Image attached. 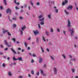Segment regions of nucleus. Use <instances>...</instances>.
<instances>
[{"label":"nucleus","instance_id":"nucleus-50","mask_svg":"<svg viewBox=\"0 0 78 78\" xmlns=\"http://www.w3.org/2000/svg\"><path fill=\"white\" fill-rule=\"evenodd\" d=\"M43 39L44 41H45V39L44 37H43Z\"/></svg>","mask_w":78,"mask_h":78},{"label":"nucleus","instance_id":"nucleus-44","mask_svg":"<svg viewBox=\"0 0 78 78\" xmlns=\"http://www.w3.org/2000/svg\"><path fill=\"white\" fill-rule=\"evenodd\" d=\"M63 33H64L65 35H66V31H63Z\"/></svg>","mask_w":78,"mask_h":78},{"label":"nucleus","instance_id":"nucleus-38","mask_svg":"<svg viewBox=\"0 0 78 78\" xmlns=\"http://www.w3.org/2000/svg\"><path fill=\"white\" fill-rule=\"evenodd\" d=\"M50 57L51 58V59H52V60H54V58H53V57H52V56H51L50 55Z\"/></svg>","mask_w":78,"mask_h":78},{"label":"nucleus","instance_id":"nucleus-41","mask_svg":"<svg viewBox=\"0 0 78 78\" xmlns=\"http://www.w3.org/2000/svg\"><path fill=\"white\" fill-rule=\"evenodd\" d=\"M8 50V48H6L4 49V50H5V51H6V50Z\"/></svg>","mask_w":78,"mask_h":78},{"label":"nucleus","instance_id":"nucleus-4","mask_svg":"<svg viewBox=\"0 0 78 78\" xmlns=\"http://www.w3.org/2000/svg\"><path fill=\"white\" fill-rule=\"evenodd\" d=\"M33 32L35 36H37V34H39V31L37 30H36V31L34 30Z\"/></svg>","mask_w":78,"mask_h":78},{"label":"nucleus","instance_id":"nucleus-14","mask_svg":"<svg viewBox=\"0 0 78 78\" xmlns=\"http://www.w3.org/2000/svg\"><path fill=\"white\" fill-rule=\"evenodd\" d=\"M8 75H9V76H12V73H11V72H8Z\"/></svg>","mask_w":78,"mask_h":78},{"label":"nucleus","instance_id":"nucleus-2","mask_svg":"<svg viewBox=\"0 0 78 78\" xmlns=\"http://www.w3.org/2000/svg\"><path fill=\"white\" fill-rule=\"evenodd\" d=\"M7 32V34L8 35V36H11V34H10L9 32H8V30H3L2 32V33L4 34H5V33H6Z\"/></svg>","mask_w":78,"mask_h":78},{"label":"nucleus","instance_id":"nucleus-37","mask_svg":"<svg viewBox=\"0 0 78 78\" xmlns=\"http://www.w3.org/2000/svg\"><path fill=\"white\" fill-rule=\"evenodd\" d=\"M72 72L73 73H74V72H75V69H72Z\"/></svg>","mask_w":78,"mask_h":78},{"label":"nucleus","instance_id":"nucleus-17","mask_svg":"<svg viewBox=\"0 0 78 78\" xmlns=\"http://www.w3.org/2000/svg\"><path fill=\"white\" fill-rule=\"evenodd\" d=\"M31 73L32 75H34V70H32L31 71Z\"/></svg>","mask_w":78,"mask_h":78},{"label":"nucleus","instance_id":"nucleus-51","mask_svg":"<svg viewBox=\"0 0 78 78\" xmlns=\"http://www.w3.org/2000/svg\"><path fill=\"white\" fill-rule=\"evenodd\" d=\"M16 4L17 5H20V3H19V2H17L16 3Z\"/></svg>","mask_w":78,"mask_h":78},{"label":"nucleus","instance_id":"nucleus-45","mask_svg":"<svg viewBox=\"0 0 78 78\" xmlns=\"http://www.w3.org/2000/svg\"><path fill=\"white\" fill-rule=\"evenodd\" d=\"M15 8L16 9H19V8H18V7H17V6H16L15 7Z\"/></svg>","mask_w":78,"mask_h":78},{"label":"nucleus","instance_id":"nucleus-52","mask_svg":"<svg viewBox=\"0 0 78 78\" xmlns=\"http://www.w3.org/2000/svg\"><path fill=\"white\" fill-rule=\"evenodd\" d=\"M23 12V10L22 9H21V11H20V12Z\"/></svg>","mask_w":78,"mask_h":78},{"label":"nucleus","instance_id":"nucleus-23","mask_svg":"<svg viewBox=\"0 0 78 78\" xmlns=\"http://www.w3.org/2000/svg\"><path fill=\"white\" fill-rule=\"evenodd\" d=\"M64 11H65V13L66 14H67V15L69 14L68 12H67V11H66V10L64 9Z\"/></svg>","mask_w":78,"mask_h":78},{"label":"nucleus","instance_id":"nucleus-62","mask_svg":"<svg viewBox=\"0 0 78 78\" xmlns=\"http://www.w3.org/2000/svg\"><path fill=\"white\" fill-rule=\"evenodd\" d=\"M20 19H22V18H23V17H21V16H20V17H19Z\"/></svg>","mask_w":78,"mask_h":78},{"label":"nucleus","instance_id":"nucleus-47","mask_svg":"<svg viewBox=\"0 0 78 78\" xmlns=\"http://www.w3.org/2000/svg\"><path fill=\"white\" fill-rule=\"evenodd\" d=\"M65 3H68V0H65Z\"/></svg>","mask_w":78,"mask_h":78},{"label":"nucleus","instance_id":"nucleus-57","mask_svg":"<svg viewBox=\"0 0 78 78\" xmlns=\"http://www.w3.org/2000/svg\"><path fill=\"white\" fill-rule=\"evenodd\" d=\"M18 50H21V48H18Z\"/></svg>","mask_w":78,"mask_h":78},{"label":"nucleus","instance_id":"nucleus-35","mask_svg":"<svg viewBox=\"0 0 78 78\" xmlns=\"http://www.w3.org/2000/svg\"><path fill=\"white\" fill-rule=\"evenodd\" d=\"M46 66H47V65H46V64H44L43 66V68H46Z\"/></svg>","mask_w":78,"mask_h":78},{"label":"nucleus","instance_id":"nucleus-10","mask_svg":"<svg viewBox=\"0 0 78 78\" xmlns=\"http://www.w3.org/2000/svg\"><path fill=\"white\" fill-rule=\"evenodd\" d=\"M45 34L47 36H50V33L48 31H46L45 32Z\"/></svg>","mask_w":78,"mask_h":78},{"label":"nucleus","instance_id":"nucleus-29","mask_svg":"<svg viewBox=\"0 0 78 78\" xmlns=\"http://www.w3.org/2000/svg\"><path fill=\"white\" fill-rule=\"evenodd\" d=\"M38 27L40 29H41V26H40V24H38Z\"/></svg>","mask_w":78,"mask_h":78},{"label":"nucleus","instance_id":"nucleus-8","mask_svg":"<svg viewBox=\"0 0 78 78\" xmlns=\"http://www.w3.org/2000/svg\"><path fill=\"white\" fill-rule=\"evenodd\" d=\"M42 61H43V59L41 57L39 58V62L40 63H42Z\"/></svg>","mask_w":78,"mask_h":78},{"label":"nucleus","instance_id":"nucleus-15","mask_svg":"<svg viewBox=\"0 0 78 78\" xmlns=\"http://www.w3.org/2000/svg\"><path fill=\"white\" fill-rule=\"evenodd\" d=\"M25 47H26V48H27V42H25V43H24Z\"/></svg>","mask_w":78,"mask_h":78},{"label":"nucleus","instance_id":"nucleus-28","mask_svg":"<svg viewBox=\"0 0 78 78\" xmlns=\"http://www.w3.org/2000/svg\"><path fill=\"white\" fill-rule=\"evenodd\" d=\"M40 71L41 72V74H43V73H44V71H43V70L40 69Z\"/></svg>","mask_w":78,"mask_h":78},{"label":"nucleus","instance_id":"nucleus-53","mask_svg":"<svg viewBox=\"0 0 78 78\" xmlns=\"http://www.w3.org/2000/svg\"><path fill=\"white\" fill-rule=\"evenodd\" d=\"M69 64H70V65H71V66H72V65H73L72 63V62H69Z\"/></svg>","mask_w":78,"mask_h":78},{"label":"nucleus","instance_id":"nucleus-5","mask_svg":"<svg viewBox=\"0 0 78 78\" xmlns=\"http://www.w3.org/2000/svg\"><path fill=\"white\" fill-rule=\"evenodd\" d=\"M69 31L70 32V31H71V32L70 35L71 36H73V34L74 33V31H73V28H72L71 30H69Z\"/></svg>","mask_w":78,"mask_h":78},{"label":"nucleus","instance_id":"nucleus-33","mask_svg":"<svg viewBox=\"0 0 78 78\" xmlns=\"http://www.w3.org/2000/svg\"><path fill=\"white\" fill-rule=\"evenodd\" d=\"M13 59L14 61H16V60H18V58H16L14 57H13Z\"/></svg>","mask_w":78,"mask_h":78},{"label":"nucleus","instance_id":"nucleus-20","mask_svg":"<svg viewBox=\"0 0 78 78\" xmlns=\"http://www.w3.org/2000/svg\"><path fill=\"white\" fill-rule=\"evenodd\" d=\"M40 48L41 50V51H42L43 53H44V49H43V48H42V47H40Z\"/></svg>","mask_w":78,"mask_h":78},{"label":"nucleus","instance_id":"nucleus-61","mask_svg":"<svg viewBox=\"0 0 78 78\" xmlns=\"http://www.w3.org/2000/svg\"><path fill=\"white\" fill-rule=\"evenodd\" d=\"M73 61H76V58H74L73 59Z\"/></svg>","mask_w":78,"mask_h":78},{"label":"nucleus","instance_id":"nucleus-60","mask_svg":"<svg viewBox=\"0 0 78 78\" xmlns=\"http://www.w3.org/2000/svg\"><path fill=\"white\" fill-rule=\"evenodd\" d=\"M24 8H25L27 7V4L25 5H24Z\"/></svg>","mask_w":78,"mask_h":78},{"label":"nucleus","instance_id":"nucleus-9","mask_svg":"<svg viewBox=\"0 0 78 78\" xmlns=\"http://www.w3.org/2000/svg\"><path fill=\"white\" fill-rule=\"evenodd\" d=\"M11 50L12 51V52L13 53L14 55H16V52L14 50H13V48H11Z\"/></svg>","mask_w":78,"mask_h":78},{"label":"nucleus","instance_id":"nucleus-11","mask_svg":"<svg viewBox=\"0 0 78 78\" xmlns=\"http://www.w3.org/2000/svg\"><path fill=\"white\" fill-rule=\"evenodd\" d=\"M54 73L55 74H57V69L56 68H54Z\"/></svg>","mask_w":78,"mask_h":78},{"label":"nucleus","instance_id":"nucleus-30","mask_svg":"<svg viewBox=\"0 0 78 78\" xmlns=\"http://www.w3.org/2000/svg\"><path fill=\"white\" fill-rule=\"evenodd\" d=\"M2 66V67H4V68H5V63H3Z\"/></svg>","mask_w":78,"mask_h":78},{"label":"nucleus","instance_id":"nucleus-7","mask_svg":"<svg viewBox=\"0 0 78 78\" xmlns=\"http://www.w3.org/2000/svg\"><path fill=\"white\" fill-rule=\"evenodd\" d=\"M71 23H70V22L69 20H68V25H67V27H70V25Z\"/></svg>","mask_w":78,"mask_h":78},{"label":"nucleus","instance_id":"nucleus-16","mask_svg":"<svg viewBox=\"0 0 78 78\" xmlns=\"http://www.w3.org/2000/svg\"><path fill=\"white\" fill-rule=\"evenodd\" d=\"M48 17L49 19H51V14H50L48 16Z\"/></svg>","mask_w":78,"mask_h":78},{"label":"nucleus","instance_id":"nucleus-34","mask_svg":"<svg viewBox=\"0 0 78 78\" xmlns=\"http://www.w3.org/2000/svg\"><path fill=\"white\" fill-rule=\"evenodd\" d=\"M30 3H31V6H33L34 5L33 4V2H31V1L30 2Z\"/></svg>","mask_w":78,"mask_h":78},{"label":"nucleus","instance_id":"nucleus-58","mask_svg":"<svg viewBox=\"0 0 78 78\" xmlns=\"http://www.w3.org/2000/svg\"><path fill=\"white\" fill-rule=\"evenodd\" d=\"M19 77L20 78H23V76H19Z\"/></svg>","mask_w":78,"mask_h":78},{"label":"nucleus","instance_id":"nucleus-56","mask_svg":"<svg viewBox=\"0 0 78 78\" xmlns=\"http://www.w3.org/2000/svg\"><path fill=\"white\" fill-rule=\"evenodd\" d=\"M27 49L28 50H30V47H28Z\"/></svg>","mask_w":78,"mask_h":78},{"label":"nucleus","instance_id":"nucleus-54","mask_svg":"<svg viewBox=\"0 0 78 78\" xmlns=\"http://www.w3.org/2000/svg\"><path fill=\"white\" fill-rule=\"evenodd\" d=\"M51 3H53V4H55V2L54 1H53L52 2H51Z\"/></svg>","mask_w":78,"mask_h":78},{"label":"nucleus","instance_id":"nucleus-55","mask_svg":"<svg viewBox=\"0 0 78 78\" xmlns=\"http://www.w3.org/2000/svg\"><path fill=\"white\" fill-rule=\"evenodd\" d=\"M16 44H20V42L18 41H17L16 42Z\"/></svg>","mask_w":78,"mask_h":78},{"label":"nucleus","instance_id":"nucleus-19","mask_svg":"<svg viewBox=\"0 0 78 78\" xmlns=\"http://www.w3.org/2000/svg\"><path fill=\"white\" fill-rule=\"evenodd\" d=\"M40 48L41 50V51H42L43 53H44V49H43V48H42V47H40Z\"/></svg>","mask_w":78,"mask_h":78},{"label":"nucleus","instance_id":"nucleus-43","mask_svg":"<svg viewBox=\"0 0 78 78\" xmlns=\"http://www.w3.org/2000/svg\"><path fill=\"white\" fill-rule=\"evenodd\" d=\"M0 9L1 10H2L3 9V7L2 6H0Z\"/></svg>","mask_w":78,"mask_h":78},{"label":"nucleus","instance_id":"nucleus-21","mask_svg":"<svg viewBox=\"0 0 78 78\" xmlns=\"http://www.w3.org/2000/svg\"><path fill=\"white\" fill-rule=\"evenodd\" d=\"M4 4L5 5H6V0H4Z\"/></svg>","mask_w":78,"mask_h":78},{"label":"nucleus","instance_id":"nucleus-25","mask_svg":"<svg viewBox=\"0 0 78 78\" xmlns=\"http://www.w3.org/2000/svg\"><path fill=\"white\" fill-rule=\"evenodd\" d=\"M36 41L37 43H38V42H39V38H37L36 39Z\"/></svg>","mask_w":78,"mask_h":78},{"label":"nucleus","instance_id":"nucleus-49","mask_svg":"<svg viewBox=\"0 0 78 78\" xmlns=\"http://www.w3.org/2000/svg\"><path fill=\"white\" fill-rule=\"evenodd\" d=\"M62 56H63L64 58L66 59V56L64 55H62Z\"/></svg>","mask_w":78,"mask_h":78},{"label":"nucleus","instance_id":"nucleus-32","mask_svg":"<svg viewBox=\"0 0 78 78\" xmlns=\"http://www.w3.org/2000/svg\"><path fill=\"white\" fill-rule=\"evenodd\" d=\"M66 3L64 2H63L62 3V6H64V5H66Z\"/></svg>","mask_w":78,"mask_h":78},{"label":"nucleus","instance_id":"nucleus-63","mask_svg":"<svg viewBox=\"0 0 78 78\" xmlns=\"http://www.w3.org/2000/svg\"><path fill=\"white\" fill-rule=\"evenodd\" d=\"M1 48H3V45H2V44L1 45Z\"/></svg>","mask_w":78,"mask_h":78},{"label":"nucleus","instance_id":"nucleus-13","mask_svg":"<svg viewBox=\"0 0 78 78\" xmlns=\"http://www.w3.org/2000/svg\"><path fill=\"white\" fill-rule=\"evenodd\" d=\"M25 28H26V26H24L23 27H22L21 28L22 30L23 31H24V30L25 29Z\"/></svg>","mask_w":78,"mask_h":78},{"label":"nucleus","instance_id":"nucleus-36","mask_svg":"<svg viewBox=\"0 0 78 78\" xmlns=\"http://www.w3.org/2000/svg\"><path fill=\"white\" fill-rule=\"evenodd\" d=\"M12 20H17V19L15 18H12Z\"/></svg>","mask_w":78,"mask_h":78},{"label":"nucleus","instance_id":"nucleus-46","mask_svg":"<svg viewBox=\"0 0 78 78\" xmlns=\"http://www.w3.org/2000/svg\"><path fill=\"white\" fill-rule=\"evenodd\" d=\"M33 57H36V55L35 54H33Z\"/></svg>","mask_w":78,"mask_h":78},{"label":"nucleus","instance_id":"nucleus-26","mask_svg":"<svg viewBox=\"0 0 78 78\" xmlns=\"http://www.w3.org/2000/svg\"><path fill=\"white\" fill-rule=\"evenodd\" d=\"M13 28H16V24H13Z\"/></svg>","mask_w":78,"mask_h":78},{"label":"nucleus","instance_id":"nucleus-27","mask_svg":"<svg viewBox=\"0 0 78 78\" xmlns=\"http://www.w3.org/2000/svg\"><path fill=\"white\" fill-rule=\"evenodd\" d=\"M36 5L38 6L40 5V3L39 2H37L36 3Z\"/></svg>","mask_w":78,"mask_h":78},{"label":"nucleus","instance_id":"nucleus-3","mask_svg":"<svg viewBox=\"0 0 78 78\" xmlns=\"http://www.w3.org/2000/svg\"><path fill=\"white\" fill-rule=\"evenodd\" d=\"M6 13L8 14L9 13V14H11V10L9 9V8H8L6 10Z\"/></svg>","mask_w":78,"mask_h":78},{"label":"nucleus","instance_id":"nucleus-22","mask_svg":"<svg viewBox=\"0 0 78 78\" xmlns=\"http://www.w3.org/2000/svg\"><path fill=\"white\" fill-rule=\"evenodd\" d=\"M20 34H21V35H23V31H22V30H20Z\"/></svg>","mask_w":78,"mask_h":78},{"label":"nucleus","instance_id":"nucleus-48","mask_svg":"<svg viewBox=\"0 0 78 78\" xmlns=\"http://www.w3.org/2000/svg\"><path fill=\"white\" fill-rule=\"evenodd\" d=\"M51 33H52V32H53V29H52V28H51Z\"/></svg>","mask_w":78,"mask_h":78},{"label":"nucleus","instance_id":"nucleus-18","mask_svg":"<svg viewBox=\"0 0 78 78\" xmlns=\"http://www.w3.org/2000/svg\"><path fill=\"white\" fill-rule=\"evenodd\" d=\"M11 40H12V41H13L14 42H16V38H12L11 39Z\"/></svg>","mask_w":78,"mask_h":78},{"label":"nucleus","instance_id":"nucleus-64","mask_svg":"<svg viewBox=\"0 0 78 78\" xmlns=\"http://www.w3.org/2000/svg\"><path fill=\"white\" fill-rule=\"evenodd\" d=\"M13 65H16V62L13 63Z\"/></svg>","mask_w":78,"mask_h":78},{"label":"nucleus","instance_id":"nucleus-24","mask_svg":"<svg viewBox=\"0 0 78 78\" xmlns=\"http://www.w3.org/2000/svg\"><path fill=\"white\" fill-rule=\"evenodd\" d=\"M40 23L41 25H44V21H42V22Z\"/></svg>","mask_w":78,"mask_h":78},{"label":"nucleus","instance_id":"nucleus-40","mask_svg":"<svg viewBox=\"0 0 78 78\" xmlns=\"http://www.w3.org/2000/svg\"><path fill=\"white\" fill-rule=\"evenodd\" d=\"M4 42L6 44V45H8V43H7V41H4Z\"/></svg>","mask_w":78,"mask_h":78},{"label":"nucleus","instance_id":"nucleus-42","mask_svg":"<svg viewBox=\"0 0 78 78\" xmlns=\"http://www.w3.org/2000/svg\"><path fill=\"white\" fill-rule=\"evenodd\" d=\"M36 75H37L38 76H39V72H38L36 74Z\"/></svg>","mask_w":78,"mask_h":78},{"label":"nucleus","instance_id":"nucleus-1","mask_svg":"<svg viewBox=\"0 0 78 78\" xmlns=\"http://www.w3.org/2000/svg\"><path fill=\"white\" fill-rule=\"evenodd\" d=\"M43 16V15H42V14H41L38 17V18L40 19L39 20V21L42 22V20H44V18H43L42 19H41V18H42Z\"/></svg>","mask_w":78,"mask_h":78},{"label":"nucleus","instance_id":"nucleus-59","mask_svg":"<svg viewBox=\"0 0 78 78\" xmlns=\"http://www.w3.org/2000/svg\"><path fill=\"white\" fill-rule=\"evenodd\" d=\"M69 58H72V55H69Z\"/></svg>","mask_w":78,"mask_h":78},{"label":"nucleus","instance_id":"nucleus-12","mask_svg":"<svg viewBox=\"0 0 78 78\" xmlns=\"http://www.w3.org/2000/svg\"><path fill=\"white\" fill-rule=\"evenodd\" d=\"M18 60H19V61H23L22 58L21 57L20 58H18Z\"/></svg>","mask_w":78,"mask_h":78},{"label":"nucleus","instance_id":"nucleus-31","mask_svg":"<svg viewBox=\"0 0 78 78\" xmlns=\"http://www.w3.org/2000/svg\"><path fill=\"white\" fill-rule=\"evenodd\" d=\"M55 11L56 13H58V9H55Z\"/></svg>","mask_w":78,"mask_h":78},{"label":"nucleus","instance_id":"nucleus-39","mask_svg":"<svg viewBox=\"0 0 78 78\" xmlns=\"http://www.w3.org/2000/svg\"><path fill=\"white\" fill-rule=\"evenodd\" d=\"M34 62V60H33V59H32L31 60V62L32 63H33V62Z\"/></svg>","mask_w":78,"mask_h":78},{"label":"nucleus","instance_id":"nucleus-6","mask_svg":"<svg viewBox=\"0 0 78 78\" xmlns=\"http://www.w3.org/2000/svg\"><path fill=\"white\" fill-rule=\"evenodd\" d=\"M73 8V6L72 5H69L67 8V9H68V10H69V9H72Z\"/></svg>","mask_w":78,"mask_h":78}]
</instances>
